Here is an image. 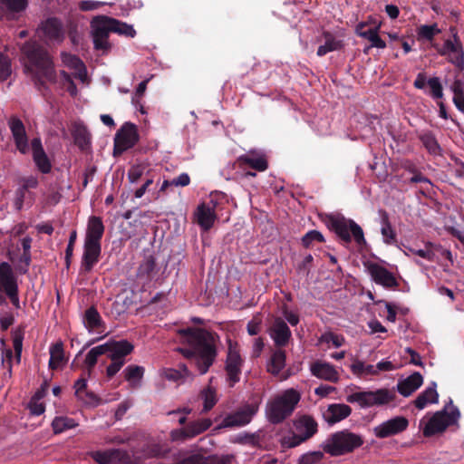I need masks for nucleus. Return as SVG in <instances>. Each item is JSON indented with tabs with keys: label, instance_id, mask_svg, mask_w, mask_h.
<instances>
[{
	"label": "nucleus",
	"instance_id": "1",
	"mask_svg": "<svg viewBox=\"0 0 464 464\" xmlns=\"http://www.w3.org/2000/svg\"><path fill=\"white\" fill-rule=\"evenodd\" d=\"M178 333L182 345L177 351L194 363L201 375L207 373L218 356V334L194 327L181 329Z\"/></svg>",
	"mask_w": 464,
	"mask_h": 464
},
{
	"label": "nucleus",
	"instance_id": "48",
	"mask_svg": "<svg viewBox=\"0 0 464 464\" xmlns=\"http://www.w3.org/2000/svg\"><path fill=\"white\" fill-rule=\"evenodd\" d=\"M203 400V411L207 412L210 411L217 403V396L214 389L208 387L204 390L200 394Z\"/></svg>",
	"mask_w": 464,
	"mask_h": 464
},
{
	"label": "nucleus",
	"instance_id": "25",
	"mask_svg": "<svg viewBox=\"0 0 464 464\" xmlns=\"http://www.w3.org/2000/svg\"><path fill=\"white\" fill-rule=\"evenodd\" d=\"M31 146L33 150V159L38 169L44 174L49 173L52 169V164L44 152L41 140L39 138L33 139Z\"/></svg>",
	"mask_w": 464,
	"mask_h": 464
},
{
	"label": "nucleus",
	"instance_id": "36",
	"mask_svg": "<svg viewBox=\"0 0 464 464\" xmlns=\"http://www.w3.org/2000/svg\"><path fill=\"white\" fill-rule=\"evenodd\" d=\"M144 372V367L131 364L124 369L123 373L125 380L130 382L131 387H138L143 378Z\"/></svg>",
	"mask_w": 464,
	"mask_h": 464
},
{
	"label": "nucleus",
	"instance_id": "30",
	"mask_svg": "<svg viewBox=\"0 0 464 464\" xmlns=\"http://www.w3.org/2000/svg\"><path fill=\"white\" fill-rule=\"evenodd\" d=\"M379 214L381 217L382 228L381 233L383 237V241L387 245H394L397 243V235L390 222L389 214L384 209H380Z\"/></svg>",
	"mask_w": 464,
	"mask_h": 464
},
{
	"label": "nucleus",
	"instance_id": "10",
	"mask_svg": "<svg viewBox=\"0 0 464 464\" xmlns=\"http://www.w3.org/2000/svg\"><path fill=\"white\" fill-rule=\"evenodd\" d=\"M258 411V405L250 403L239 408L237 411L227 414L218 425V429L237 428L248 424Z\"/></svg>",
	"mask_w": 464,
	"mask_h": 464
},
{
	"label": "nucleus",
	"instance_id": "50",
	"mask_svg": "<svg viewBox=\"0 0 464 464\" xmlns=\"http://www.w3.org/2000/svg\"><path fill=\"white\" fill-rule=\"evenodd\" d=\"M60 83L63 87H65L67 92L72 97L76 96L78 90L74 83L72 76L65 71L60 72Z\"/></svg>",
	"mask_w": 464,
	"mask_h": 464
},
{
	"label": "nucleus",
	"instance_id": "6",
	"mask_svg": "<svg viewBox=\"0 0 464 464\" xmlns=\"http://www.w3.org/2000/svg\"><path fill=\"white\" fill-rule=\"evenodd\" d=\"M396 394L388 389L376 391H362L349 394L346 401L350 403H358L362 408L386 405L394 401Z\"/></svg>",
	"mask_w": 464,
	"mask_h": 464
},
{
	"label": "nucleus",
	"instance_id": "7",
	"mask_svg": "<svg viewBox=\"0 0 464 464\" xmlns=\"http://www.w3.org/2000/svg\"><path fill=\"white\" fill-rule=\"evenodd\" d=\"M459 416L460 412L457 407H452L450 411H447L445 409L437 411L423 429V435L425 437H431L444 431L449 426L455 424Z\"/></svg>",
	"mask_w": 464,
	"mask_h": 464
},
{
	"label": "nucleus",
	"instance_id": "57",
	"mask_svg": "<svg viewBox=\"0 0 464 464\" xmlns=\"http://www.w3.org/2000/svg\"><path fill=\"white\" fill-rule=\"evenodd\" d=\"M32 255L31 252H23L19 257L18 271L21 274H25L28 271V267L31 264Z\"/></svg>",
	"mask_w": 464,
	"mask_h": 464
},
{
	"label": "nucleus",
	"instance_id": "17",
	"mask_svg": "<svg viewBox=\"0 0 464 464\" xmlns=\"http://www.w3.org/2000/svg\"><path fill=\"white\" fill-rule=\"evenodd\" d=\"M268 332L275 345L278 348L286 346L292 337L289 326L281 317L274 319Z\"/></svg>",
	"mask_w": 464,
	"mask_h": 464
},
{
	"label": "nucleus",
	"instance_id": "4",
	"mask_svg": "<svg viewBox=\"0 0 464 464\" xmlns=\"http://www.w3.org/2000/svg\"><path fill=\"white\" fill-rule=\"evenodd\" d=\"M324 220L326 227L344 243H351L353 238L358 246L366 244L362 228L353 219L343 215L329 214Z\"/></svg>",
	"mask_w": 464,
	"mask_h": 464
},
{
	"label": "nucleus",
	"instance_id": "45",
	"mask_svg": "<svg viewBox=\"0 0 464 464\" xmlns=\"http://www.w3.org/2000/svg\"><path fill=\"white\" fill-rule=\"evenodd\" d=\"M111 23L113 24V26H112L113 33H117L121 35H124L127 37H134L135 36L136 31L132 25L128 24L123 22H121L120 20H117L115 18H113Z\"/></svg>",
	"mask_w": 464,
	"mask_h": 464
},
{
	"label": "nucleus",
	"instance_id": "13",
	"mask_svg": "<svg viewBox=\"0 0 464 464\" xmlns=\"http://www.w3.org/2000/svg\"><path fill=\"white\" fill-rule=\"evenodd\" d=\"M105 355L111 361H126L125 357L130 354L134 350V345L128 340L120 341L109 340L103 343Z\"/></svg>",
	"mask_w": 464,
	"mask_h": 464
},
{
	"label": "nucleus",
	"instance_id": "19",
	"mask_svg": "<svg viewBox=\"0 0 464 464\" xmlns=\"http://www.w3.org/2000/svg\"><path fill=\"white\" fill-rule=\"evenodd\" d=\"M102 252V245L96 243L84 242L83 254L81 263V269L84 273H89L99 262Z\"/></svg>",
	"mask_w": 464,
	"mask_h": 464
},
{
	"label": "nucleus",
	"instance_id": "5",
	"mask_svg": "<svg viewBox=\"0 0 464 464\" xmlns=\"http://www.w3.org/2000/svg\"><path fill=\"white\" fill-rule=\"evenodd\" d=\"M363 444L361 435L349 430H343L331 434L322 445L323 450L333 457L353 452Z\"/></svg>",
	"mask_w": 464,
	"mask_h": 464
},
{
	"label": "nucleus",
	"instance_id": "20",
	"mask_svg": "<svg viewBox=\"0 0 464 464\" xmlns=\"http://www.w3.org/2000/svg\"><path fill=\"white\" fill-rule=\"evenodd\" d=\"M237 161L240 168L248 166L259 172L266 171L268 169V161L266 156L255 150H250L246 154L239 156Z\"/></svg>",
	"mask_w": 464,
	"mask_h": 464
},
{
	"label": "nucleus",
	"instance_id": "46",
	"mask_svg": "<svg viewBox=\"0 0 464 464\" xmlns=\"http://www.w3.org/2000/svg\"><path fill=\"white\" fill-rule=\"evenodd\" d=\"M324 457L323 451H309L301 455L297 460V464H319Z\"/></svg>",
	"mask_w": 464,
	"mask_h": 464
},
{
	"label": "nucleus",
	"instance_id": "60",
	"mask_svg": "<svg viewBox=\"0 0 464 464\" xmlns=\"http://www.w3.org/2000/svg\"><path fill=\"white\" fill-rule=\"evenodd\" d=\"M126 361H111L106 368V375L109 379L112 378L125 364Z\"/></svg>",
	"mask_w": 464,
	"mask_h": 464
},
{
	"label": "nucleus",
	"instance_id": "23",
	"mask_svg": "<svg viewBox=\"0 0 464 464\" xmlns=\"http://www.w3.org/2000/svg\"><path fill=\"white\" fill-rule=\"evenodd\" d=\"M157 274V265L155 257L151 255L145 256L142 261L140 263L136 278L142 285L149 284Z\"/></svg>",
	"mask_w": 464,
	"mask_h": 464
},
{
	"label": "nucleus",
	"instance_id": "56",
	"mask_svg": "<svg viewBox=\"0 0 464 464\" xmlns=\"http://www.w3.org/2000/svg\"><path fill=\"white\" fill-rule=\"evenodd\" d=\"M114 451H95L92 456L93 459L100 464H109L112 460Z\"/></svg>",
	"mask_w": 464,
	"mask_h": 464
},
{
	"label": "nucleus",
	"instance_id": "11",
	"mask_svg": "<svg viewBox=\"0 0 464 464\" xmlns=\"http://www.w3.org/2000/svg\"><path fill=\"white\" fill-rule=\"evenodd\" d=\"M18 289L17 277L10 264L0 263V305L6 304V295Z\"/></svg>",
	"mask_w": 464,
	"mask_h": 464
},
{
	"label": "nucleus",
	"instance_id": "41",
	"mask_svg": "<svg viewBox=\"0 0 464 464\" xmlns=\"http://www.w3.org/2000/svg\"><path fill=\"white\" fill-rule=\"evenodd\" d=\"M104 350L105 349L103 348V344H101L92 348L86 354L84 359V365L88 371L89 375L92 373L96 363L98 362L99 357L105 354Z\"/></svg>",
	"mask_w": 464,
	"mask_h": 464
},
{
	"label": "nucleus",
	"instance_id": "61",
	"mask_svg": "<svg viewBox=\"0 0 464 464\" xmlns=\"http://www.w3.org/2000/svg\"><path fill=\"white\" fill-rule=\"evenodd\" d=\"M430 246H428V244L426 245V249H413V248H411L410 251L414 254V255H417L428 261H434V253L432 250L430 249Z\"/></svg>",
	"mask_w": 464,
	"mask_h": 464
},
{
	"label": "nucleus",
	"instance_id": "58",
	"mask_svg": "<svg viewBox=\"0 0 464 464\" xmlns=\"http://www.w3.org/2000/svg\"><path fill=\"white\" fill-rule=\"evenodd\" d=\"M23 339H24V334L22 331H17L14 334L13 346H14V352H15V354H16L18 360H20V356H21V353H22Z\"/></svg>",
	"mask_w": 464,
	"mask_h": 464
},
{
	"label": "nucleus",
	"instance_id": "3",
	"mask_svg": "<svg viewBox=\"0 0 464 464\" xmlns=\"http://www.w3.org/2000/svg\"><path fill=\"white\" fill-rule=\"evenodd\" d=\"M301 400V394L294 388L276 395L266 404V416L272 424H280L290 417Z\"/></svg>",
	"mask_w": 464,
	"mask_h": 464
},
{
	"label": "nucleus",
	"instance_id": "44",
	"mask_svg": "<svg viewBox=\"0 0 464 464\" xmlns=\"http://www.w3.org/2000/svg\"><path fill=\"white\" fill-rule=\"evenodd\" d=\"M440 29L438 27V24H422L417 29V35L419 40H426L429 42L433 41L435 35L440 34Z\"/></svg>",
	"mask_w": 464,
	"mask_h": 464
},
{
	"label": "nucleus",
	"instance_id": "16",
	"mask_svg": "<svg viewBox=\"0 0 464 464\" xmlns=\"http://www.w3.org/2000/svg\"><path fill=\"white\" fill-rule=\"evenodd\" d=\"M372 279L385 288H395L399 283L393 274L377 263H370L367 266Z\"/></svg>",
	"mask_w": 464,
	"mask_h": 464
},
{
	"label": "nucleus",
	"instance_id": "22",
	"mask_svg": "<svg viewBox=\"0 0 464 464\" xmlns=\"http://www.w3.org/2000/svg\"><path fill=\"white\" fill-rule=\"evenodd\" d=\"M293 426L295 431L306 440L311 439L318 430V424L315 420L305 414L295 419Z\"/></svg>",
	"mask_w": 464,
	"mask_h": 464
},
{
	"label": "nucleus",
	"instance_id": "53",
	"mask_svg": "<svg viewBox=\"0 0 464 464\" xmlns=\"http://www.w3.org/2000/svg\"><path fill=\"white\" fill-rule=\"evenodd\" d=\"M427 84L430 89V93L433 99H441L443 97V88L438 77L430 78Z\"/></svg>",
	"mask_w": 464,
	"mask_h": 464
},
{
	"label": "nucleus",
	"instance_id": "28",
	"mask_svg": "<svg viewBox=\"0 0 464 464\" xmlns=\"http://www.w3.org/2000/svg\"><path fill=\"white\" fill-rule=\"evenodd\" d=\"M423 383L422 375L415 372L406 379L400 381L397 384V390L400 394L408 397L418 390Z\"/></svg>",
	"mask_w": 464,
	"mask_h": 464
},
{
	"label": "nucleus",
	"instance_id": "8",
	"mask_svg": "<svg viewBox=\"0 0 464 464\" xmlns=\"http://www.w3.org/2000/svg\"><path fill=\"white\" fill-rule=\"evenodd\" d=\"M139 140L140 135L137 126L129 121L123 123L114 137L113 156H121L124 151L133 148Z\"/></svg>",
	"mask_w": 464,
	"mask_h": 464
},
{
	"label": "nucleus",
	"instance_id": "37",
	"mask_svg": "<svg viewBox=\"0 0 464 464\" xmlns=\"http://www.w3.org/2000/svg\"><path fill=\"white\" fill-rule=\"evenodd\" d=\"M44 34L52 40H59L63 36L62 24L57 18H48L43 25Z\"/></svg>",
	"mask_w": 464,
	"mask_h": 464
},
{
	"label": "nucleus",
	"instance_id": "2",
	"mask_svg": "<svg viewBox=\"0 0 464 464\" xmlns=\"http://www.w3.org/2000/svg\"><path fill=\"white\" fill-rule=\"evenodd\" d=\"M22 51L31 66L27 67V70L33 72V80L40 91L46 87L44 81L56 82L57 75L44 47L36 42H28L23 46Z\"/></svg>",
	"mask_w": 464,
	"mask_h": 464
},
{
	"label": "nucleus",
	"instance_id": "27",
	"mask_svg": "<svg viewBox=\"0 0 464 464\" xmlns=\"http://www.w3.org/2000/svg\"><path fill=\"white\" fill-rule=\"evenodd\" d=\"M311 372L314 376L332 382L339 381V374L334 367L324 362L316 361L311 365Z\"/></svg>",
	"mask_w": 464,
	"mask_h": 464
},
{
	"label": "nucleus",
	"instance_id": "34",
	"mask_svg": "<svg viewBox=\"0 0 464 464\" xmlns=\"http://www.w3.org/2000/svg\"><path fill=\"white\" fill-rule=\"evenodd\" d=\"M286 354L281 348L276 349L271 355L267 371L273 375H278L285 366Z\"/></svg>",
	"mask_w": 464,
	"mask_h": 464
},
{
	"label": "nucleus",
	"instance_id": "35",
	"mask_svg": "<svg viewBox=\"0 0 464 464\" xmlns=\"http://www.w3.org/2000/svg\"><path fill=\"white\" fill-rule=\"evenodd\" d=\"M419 139L421 141L424 148L428 152L433 156L441 155V148L431 131H425L419 135Z\"/></svg>",
	"mask_w": 464,
	"mask_h": 464
},
{
	"label": "nucleus",
	"instance_id": "38",
	"mask_svg": "<svg viewBox=\"0 0 464 464\" xmlns=\"http://www.w3.org/2000/svg\"><path fill=\"white\" fill-rule=\"evenodd\" d=\"M381 28V24H377L374 28H370L367 30V34H361V37L367 39L371 45L364 49V53H368V50L372 47L384 49L386 47V43L379 36L378 33Z\"/></svg>",
	"mask_w": 464,
	"mask_h": 464
},
{
	"label": "nucleus",
	"instance_id": "64",
	"mask_svg": "<svg viewBox=\"0 0 464 464\" xmlns=\"http://www.w3.org/2000/svg\"><path fill=\"white\" fill-rule=\"evenodd\" d=\"M304 441H306V440L304 439L302 436H300L295 431L293 433L292 436H290L288 438H285V443L287 445L288 448L297 447Z\"/></svg>",
	"mask_w": 464,
	"mask_h": 464
},
{
	"label": "nucleus",
	"instance_id": "43",
	"mask_svg": "<svg viewBox=\"0 0 464 464\" xmlns=\"http://www.w3.org/2000/svg\"><path fill=\"white\" fill-rule=\"evenodd\" d=\"M77 425V422L73 419L66 416L55 417L52 422V427L55 434L75 428Z\"/></svg>",
	"mask_w": 464,
	"mask_h": 464
},
{
	"label": "nucleus",
	"instance_id": "12",
	"mask_svg": "<svg viewBox=\"0 0 464 464\" xmlns=\"http://www.w3.org/2000/svg\"><path fill=\"white\" fill-rule=\"evenodd\" d=\"M409 420L403 416H396L374 427L373 433L378 439H386L407 430Z\"/></svg>",
	"mask_w": 464,
	"mask_h": 464
},
{
	"label": "nucleus",
	"instance_id": "51",
	"mask_svg": "<svg viewBox=\"0 0 464 464\" xmlns=\"http://www.w3.org/2000/svg\"><path fill=\"white\" fill-rule=\"evenodd\" d=\"M12 73L11 60L0 53V82L7 80Z\"/></svg>",
	"mask_w": 464,
	"mask_h": 464
},
{
	"label": "nucleus",
	"instance_id": "54",
	"mask_svg": "<svg viewBox=\"0 0 464 464\" xmlns=\"http://www.w3.org/2000/svg\"><path fill=\"white\" fill-rule=\"evenodd\" d=\"M6 8L11 12H21L27 6V0H1Z\"/></svg>",
	"mask_w": 464,
	"mask_h": 464
},
{
	"label": "nucleus",
	"instance_id": "55",
	"mask_svg": "<svg viewBox=\"0 0 464 464\" xmlns=\"http://www.w3.org/2000/svg\"><path fill=\"white\" fill-rule=\"evenodd\" d=\"M145 172V167L134 165L128 170V179L130 183L138 182Z\"/></svg>",
	"mask_w": 464,
	"mask_h": 464
},
{
	"label": "nucleus",
	"instance_id": "63",
	"mask_svg": "<svg viewBox=\"0 0 464 464\" xmlns=\"http://www.w3.org/2000/svg\"><path fill=\"white\" fill-rule=\"evenodd\" d=\"M170 439L173 441H178V440L183 441V440L189 439L186 426L181 429L172 430L170 431Z\"/></svg>",
	"mask_w": 464,
	"mask_h": 464
},
{
	"label": "nucleus",
	"instance_id": "42",
	"mask_svg": "<svg viewBox=\"0 0 464 464\" xmlns=\"http://www.w3.org/2000/svg\"><path fill=\"white\" fill-rule=\"evenodd\" d=\"M169 451L167 445L160 443H147L143 447V455L146 458L165 457Z\"/></svg>",
	"mask_w": 464,
	"mask_h": 464
},
{
	"label": "nucleus",
	"instance_id": "14",
	"mask_svg": "<svg viewBox=\"0 0 464 464\" xmlns=\"http://www.w3.org/2000/svg\"><path fill=\"white\" fill-rule=\"evenodd\" d=\"M450 31L452 35V39H446L442 46L438 44H433L432 47L441 56L459 57L464 55V49L460 38L455 27H450Z\"/></svg>",
	"mask_w": 464,
	"mask_h": 464
},
{
	"label": "nucleus",
	"instance_id": "39",
	"mask_svg": "<svg viewBox=\"0 0 464 464\" xmlns=\"http://www.w3.org/2000/svg\"><path fill=\"white\" fill-rule=\"evenodd\" d=\"M211 425L212 421L209 419L204 418L190 421L185 426L187 428L188 438L192 439L208 430Z\"/></svg>",
	"mask_w": 464,
	"mask_h": 464
},
{
	"label": "nucleus",
	"instance_id": "9",
	"mask_svg": "<svg viewBox=\"0 0 464 464\" xmlns=\"http://www.w3.org/2000/svg\"><path fill=\"white\" fill-rule=\"evenodd\" d=\"M113 18L105 15H99L92 19L91 23L92 34L94 48L96 50H108L111 45L108 42L109 34L112 32Z\"/></svg>",
	"mask_w": 464,
	"mask_h": 464
},
{
	"label": "nucleus",
	"instance_id": "62",
	"mask_svg": "<svg viewBox=\"0 0 464 464\" xmlns=\"http://www.w3.org/2000/svg\"><path fill=\"white\" fill-rule=\"evenodd\" d=\"M261 319L255 316L247 323L246 329L249 335H256L260 332Z\"/></svg>",
	"mask_w": 464,
	"mask_h": 464
},
{
	"label": "nucleus",
	"instance_id": "59",
	"mask_svg": "<svg viewBox=\"0 0 464 464\" xmlns=\"http://www.w3.org/2000/svg\"><path fill=\"white\" fill-rule=\"evenodd\" d=\"M28 408L32 415L40 416L45 411V405L39 401L30 400Z\"/></svg>",
	"mask_w": 464,
	"mask_h": 464
},
{
	"label": "nucleus",
	"instance_id": "21",
	"mask_svg": "<svg viewBox=\"0 0 464 464\" xmlns=\"http://www.w3.org/2000/svg\"><path fill=\"white\" fill-rule=\"evenodd\" d=\"M195 222L204 231H208L214 225L217 215L214 207H210L206 203H201L198 206L195 213Z\"/></svg>",
	"mask_w": 464,
	"mask_h": 464
},
{
	"label": "nucleus",
	"instance_id": "18",
	"mask_svg": "<svg viewBox=\"0 0 464 464\" xmlns=\"http://www.w3.org/2000/svg\"><path fill=\"white\" fill-rule=\"evenodd\" d=\"M242 363L243 360L239 353L229 347L226 361V372L231 387L240 380Z\"/></svg>",
	"mask_w": 464,
	"mask_h": 464
},
{
	"label": "nucleus",
	"instance_id": "26",
	"mask_svg": "<svg viewBox=\"0 0 464 464\" xmlns=\"http://www.w3.org/2000/svg\"><path fill=\"white\" fill-rule=\"evenodd\" d=\"M104 234V225L102 218L92 216L89 218L84 242L101 244Z\"/></svg>",
	"mask_w": 464,
	"mask_h": 464
},
{
	"label": "nucleus",
	"instance_id": "29",
	"mask_svg": "<svg viewBox=\"0 0 464 464\" xmlns=\"http://www.w3.org/2000/svg\"><path fill=\"white\" fill-rule=\"evenodd\" d=\"M437 384L432 382L422 392H420L414 401V405L419 410L424 409L428 403H437L439 394L436 390Z\"/></svg>",
	"mask_w": 464,
	"mask_h": 464
},
{
	"label": "nucleus",
	"instance_id": "32",
	"mask_svg": "<svg viewBox=\"0 0 464 464\" xmlns=\"http://www.w3.org/2000/svg\"><path fill=\"white\" fill-rule=\"evenodd\" d=\"M72 137L75 145L81 150H86L91 144V135L87 128L82 124H75L72 130Z\"/></svg>",
	"mask_w": 464,
	"mask_h": 464
},
{
	"label": "nucleus",
	"instance_id": "52",
	"mask_svg": "<svg viewBox=\"0 0 464 464\" xmlns=\"http://www.w3.org/2000/svg\"><path fill=\"white\" fill-rule=\"evenodd\" d=\"M318 342L319 343H332L334 347L338 348L343 344L344 338L343 336L335 334L333 332H326L320 336Z\"/></svg>",
	"mask_w": 464,
	"mask_h": 464
},
{
	"label": "nucleus",
	"instance_id": "49",
	"mask_svg": "<svg viewBox=\"0 0 464 464\" xmlns=\"http://www.w3.org/2000/svg\"><path fill=\"white\" fill-rule=\"evenodd\" d=\"M314 242H324V237L318 230H310L307 233H305L302 237V245L305 248L312 247Z\"/></svg>",
	"mask_w": 464,
	"mask_h": 464
},
{
	"label": "nucleus",
	"instance_id": "47",
	"mask_svg": "<svg viewBox=\"0 0 464 464\" xmlns=\"http://www.w3.org/2000/svg\"><path fill=\"white\" fill-rule=\"evenodd\" d=\"M84 318L88 326L92 329H97L102 324L101 315L93 306H91L85 311Z\"/></svg>",
	"mask_w": 464,
	"mask_h": 464
},
{
	"label": "nucleus",
	"instance_id": "40",
	"mask_svg": "<svg viewBox=\"0 0 464 464\" xmlns=\"http://www.w3.org/2000/svg\"><path fill=\"white\" fill-rule=\"evenodd\" d=\"M63 359L64 354L63 343L57 342L52 344L50 347L49 368L52 370L57 369L59 364L63 362Z\"/></svg>",
	"mask_w": 464,
	"mask_h": 464
},
{
	"label": "nucleus",
	"instance_id": "24",
	"mask_svg": "<svg viewBox=\"0 0 464 464\" xmlns=\"http://www.w3.org/2000/svg\"><path fill=\"white\" fill-rule=\"evenodd\" d=\"M352 413V408L343 403H333L328 405L326 411L324 412L323 417L324 420L333 425L344 419Z\"/></svg>",
	"mask_w": 464,
	"mask_h": 464
},
{
	"label": "nucleus",
	"instance_id": "33",
	"mask_svg": "<svg viewBox=\"0 0 464 464\" xmlns=\"http://www.w3.org/2000/svg\"><path fill=\"white\" fill-rule=\"evenodd\" d=\"M323 36L324 44L318 47L316 53L318 56H324L330 52L340 50L343 47L342 41L337 40L330 32L324 31Z\"/></svg>",
	"mask_w": 464,
	"mask_h": 464
},
{
	"label": "nucleus",
	"instance_id": "31",
	"mask_svg": "<svg viewBox=\"0 0 464 464\" xmlns=\"http://www.w3.org/2000/svg\"><path fill=\"white\" fill-rule=\"evenodd\" d=\"M61 58L64 66L78 71L74 75L76 78L82 80L86 76L85 65L77 55L63 52Z\"/></svg>",
	"mask_w": 464,
	"mask_h": 464
},
{
	"label": "nucleus",
	"instance_id": "15",
	"mask_svg": "<svg viewBox=\"0 0 464 464\" xmlns=\"http://www.w3.org/2000/svg\"><path fill=\"white\" fill-rule=\"evenodd\" d=\"M8 127L13 135L16 149L22 154L27 153L29 150L28 138L23 121L17 116L13 115L8 120Z\"/></svg>",
	"mask_w": 464,
	"mask_h": 464
}]
</instances>
